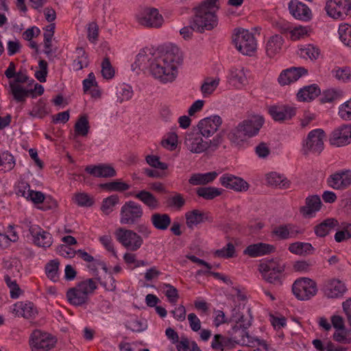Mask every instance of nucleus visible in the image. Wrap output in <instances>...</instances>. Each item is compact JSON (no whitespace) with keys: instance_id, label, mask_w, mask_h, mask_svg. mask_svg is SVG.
I'll list each match as a JSON object with an SVG mask.
<instances>
[{"instance_id":"f257e3e1","label":"nucleus","mask_w":351,"mask_h":351,"mask_svg":"<svg viewBox=\"0 0 351 351\" xmlns=\"http://www.w3.org/2000/svg\"><path fill=\"white\" fill-rule=\"evenodd\" d=\"M179 48L173 45L167 47L160 53L152 48L140 50L132 64L134 71L148 70L152 75L162 84L171 83L178 75V67L182 63Z\"/></svg>"},{"instance_id":"f03ea898","label":"nucleus","mask_w":351,"mask_h":351,"mask_svg":"<svg viewBox=\"0 0 351 351\" xmlns=\"http://www.w3.org/2000/svg\"><path fill=\"white\" fill-rule=\"evenodd\" d=\"M264 123L263 116L259 114H250L231 130L229 134L230 139L239 143L254 137L258 135Z\"/></svg>"},{"instance_id":"7ed1b4c3","label":"nucleus","mask_w":351,"mask_h":351,"mask_svg":"<svg viewBox=\"0 0 351 351\" xmlns=\"http://www.w3.org/2000/svg\"><path fill=\"white\" fill-rule=\"evenodd\" d=\"M97 289V282L93 278H88L69 289L66 292V298L72 305L80 306L88 302L90 295Z\"/></svg>"},{"instance_id":"20e7f679","label":"nucleus","mask_w":351,"mask_h":351,"mask_svg":"<svg viewBox=\"0 0 351 351\" xmlns=\"http://www.w3.org/2000/svg\"><path fill=\"white\" fill-rule=\"evenodd\" d=\"M232 40L237 50L242 55L252 56L257 50V40L248 29H236L232 34Z\"/></svg>"},{"instance_id":"39448f33","label":"nucleus","mask_w":351,"mask_h":351,"mask_svg":"<svg viewBox=\"0 0 351 351\" xmlns=\"http://www.w3.org/2000/svg\"><path fill=\"white\" fill-rule=\"evenodd\" d=\"M232 319L236 322V327L241 328L240 332L241 338L239 341L242 345L252 348L257 347L258 350H269V346L265 340L254 337L247 331V329L252 324L250 319L245 317L243 315H239L238 317L233 315Z\"/></svg>"},{"instance_id":"423d86ee","label":"nucleus","mask_w":351,"mask_h":351,"mask_svg":"<svg viewBox=\"0 0 351 351\" xmlns=\"http://www.w3.org/2000/svg\"><path fill=\"white\" fill-rule=\"evenodd\" d=\"M220 8L219 0H204L193 8V22H217V12Z\"/></svg>"},{"instance_id":"0eeeda50","label":"nucleus","mask_w":351,"mask_h":351,"mask_svg":"<svg viewBox=\"0 0 351 351\" xmlns=\"http://www.w3.org/2000/svg\"><path fill=\"white\" fill-rule=\"evenodd\" d=\"M5 75L8 79V90L12 99L19 102L22 101V71H16V66L11 62L5 71Z\"/></svg>"},{"instance_id":"6e6552de","label":"nucleus","mask_w":351,"mask_h":351,"mask_svg":"<svg viewBox=\"0 0 351 351\" xmlns=\"http://www.w3.org/2000/svg\"><path fill=\"white\" fill-rule=\"evenodd\" d=\"M29 341L33 351H49L55 348L57 339L51 334L35 330L32 332Z\"/></svg>"},{"instance_id":"1a4fd4ad","label":"nucleus","mask_w":351,"mask_h":351,"mask_svg":"<svg viewBox=\"0 0 351 351\" xmlns=\"http://www.w3.org/2000/svg\"><path fill=\"white\" fill-rule=\"evenodd\" d=\"M292 291L297 299L308 300L316 295L317 292V284L311 278H299L293 282Z\"/></svg>"},{"instance_id":"9d476101","label":"nucleus","mask_w":351,"mask_h":351,"mask_svg":"<svg viewBox=\"0 0 351 351\" xmlns=\"http://www.w3.org/2000/svg\"><path fill=\"white\" fill-rule=\"evenodd\" d=\"M117 240L128 250L137 251L142 245V237L132 230L119 228L114 232Z\"/></svg>"},{"instance_id":"9b49d317","label":"nucleus","mask_w":351,"mask_h":351,"mask_svg":"<svg viewBox=\"0 0 351 351\" xmlns=\"http://www.w3.org/2000/svg\"><path fill=\"white\" fill-rule=\"evenodd\" d=\"M143 214L142 206L138 203L129 201L125 202L120 211V223L121 224H136Z\"/></svg>"},{"instance_id":"f8f14e48","label":"nucleus","mask_w":351,"mask_h":351,"mask_svg":"<svg viewBox=\"0 0 351 351\" xmlns=\"http://www.w3.org/2000/svg\"><path fill=\"white\" fill-rule=\"evenodd\" d=\"M260 271L263 278L270 283H280L284 268L278 262L269 261L260 265Z\"/></svg>"},{"instance_id":"ddd939ff","label":"nucleus","mask_w":351,"mask_h":351,"mask_svg":"<svg viewBox=\"0 0 351 351\" xmlns=\"http://www.w3.org/2000/svg\"><path fill=\"white\" fill-rule=\"evenodd\" d=\"M27 237L35 245L47 249L53 243L52 235L38 225H31Z\"/></svg>"},{"instance_id":"4468645a","label":"nucleus","mask_w":351,"mask_h":351,"mask_svg":"<svg viewBox=\"0 0 351 351\" xmlns=\"http://www.w3.org/2000/svg\"><path fill=\"white\" fill-rule=\"evenodd\" d=\"M324 132L322 129L311 130L303 142V150L308 152L319 154L324 149Z\"/></svg>"},{"instance_id":"2eb2a0df","label":"nucleus","mask_w":351,"mask_h":351,"mask_svg":"<svg viewBox=\"0 0 351 351\" xmlns=\"http://www.w3.org/2000/svg\"><path fill=\"white\" fill-rule=\"evenodd\" d=\"M325 10L332 19L344 20V15L347 16L351 10V3L347 2V0H329Z\"/></svg>"},{"instance_id":"dca6fc26","label":"nucleus","mask_w":351,"mask_h":351,"mask_svg":"<svg viewBox=\"0 0 351 351\" xmlns=\"http://www.w3.org/2000/svg\"><path fill=\"white\" fill-rule=\"evenodd\" d=\"M328 184L335 190L343 191L351 185V170L341 169L332 173L327 179Z\"/></svg>"},{"instance_id":"f3484780","label":"nucleus","mask_w":351,"mask_h":351,"mask_svg":"<svg viewBox=\"0 0 351 351\" xmlns=\"http://www.w3.org/2000/svg\"><path fill=\"white\" fill-rule=\"evenodd\" d=\"M222 123L221 118L218 115H213L199 121L197 125L199 133L205 138L212 136Z\"/></svg>"},{"instance_id":"a211bd4d","label":"nucleus","mask_w":351,"mask_h":351,"mask_svg":"<svg viewBox=\"0 0 351 351\" xmlns=\"http://www.w3.org/2000/svg\"><path fill=\"white\" fill-rule=\"evenodd\" d=\"M281 32L291 40L295 41L307 36L310 29L307 26H303L295 23H280Z\"/></svg>"},{"instance_id":"6ab92c4d","label":"nucleus","mask_w":351,"mask_h":351,"mask_svg":"<svg viewBox=\"0 0 351 351\" xmlns=\"http://www.w3.org/2000/svg\"><path fill=\"white\" fill-rule=\"evenodd\" d=\"M268 113L274 121L280 122L294 117L295 108L285 104L271 105L268 107Z\"/></svg>"},{"instance_id":"aec40b11","label":"nucleus","mask_w":351,"mask_h":351,"mask_svg":"<svg viewBox=\"0 0 351 351\" xmlns=\"http://www.w3.org/2000/svg\"><path fill=\"white\" fill-rule=\"evenodd\" d=\"M331 145L341 147L351 143V125H343L335 129L330 134Z\"/></svg>"},{"instance_id":"412c9836","label":"nucleus","mask_w":351,"mask_h":351,"mask_svg":"<svg viewBox=\"0 0 351 351\" xmlns=\"http://www.w3.org/2000/svg\"><path fill=\"white\" fill-rule=\"evenodd\" d=\"M202 136L199 133L189 134L185 140V144L189 150L193 153L200 154L205 152L208 147L210 142L204 140Z\"/></svg>"},{"instance_id":"4be33fe9","label":"nucleus","mask_w":351,"mask_h":351,"mask_svg":"<svg viewBox=\"0 0 351 351\" xmlns=\"http://www.w3.org/2000/svg\"><path fill=\"white\" fill-rule=\"evenodd\" d=\"M346 290L345 284L336 278L327 280L323 287L324 293L328 298H340L346 293Z\"/></svg>"},{"instance_id":"5701e85b","label":"nucleus","mask_w":351,"mask_h":351,"mask_svg":"<svg viewBox=\"0 0 351 351\" xmlns=\"http://www.w3.org/2000/svg\"><path fill=\"white\" fill-rule=\"evenodd\" d=\"M308 71L304 67L292 66L283 70L278 77V82L282 86L296 82L301 77L306 75Z\"/></svg>"},{"instance_id":"b1692460","label":"nucleus","mask_w":351,"mask_h":351,"mask_svg":"<svg viewBox=\"0 0 351 351\" xmlns=\"http://www.w3.org/2000/svg\"><path fill=\"white\" fill-rule=\"evenodd\" d=\"M247 71L243 67H232L227 76L230 86L241 89L247 84Z\"/></svg>"},{"instance_id":"393cba45","label":"nucleus","mask_w":351,"mask_h":351,"mask_svg":"<svg viewBox=\"0 0 351 351\" xmlns=\"http://www.w3.org/2000/svg\"><path fill=\"white\" fill-rule=\"evenodd\" d=\"M289 10L291 15L297 20L308 21L312 19L310 8L298 0H291L289 3Z\"/></svg>"},{"instance_id":"a878e982","label":"nucleus","mask_w":351,"mask_h":351,"mask_svg":"<svg viewBox=\"0 0 351 351\" xmlns=\"http://www.w3.org/2000/svg\"><path fill=\"white\" fill-rule=\"evenodd\" d=\"M219 181L223 186L236 191H245L249 187L243 179L229 173L222 175Z\"/></svg>"},{"instance_id":"bb28decb","label":"nucleus","mask_w":351,"mask_h":351,"mask_svg":"<svg viewBox=\"0 0 351 351\" xmlns=\"http://www.w3.org/2000/svg\"><path fill=\"white\" fill-rule=\"evenodd\" d=\"M275 250L276 247L273 245L260 242L249 245L244 250L243 253L252 258H256L271 254L275 252Z\"/></svg>"},{"instance_id":"cd10ccee","label":"nucleus","mask_w":351,"mask_h":351,"mask_svg":"<svg viewBox=\"0 0 351 351\" xmlns=\"http://www.w3.org/2000/svg\"><path fill=\"white\" fill-rule=\"evenodd\" d=\"M86 173L97 178H112L117 175L115 169L110 165L99 164L88 165L85 168Z\"/></svg>"},{"instance_id":"c85d7f7f","label":"nucleus","mask_w":351,"mask_h":351,"mask_svg":"<svg viewBox=\"0 0 351 351\" xmlns=\"http://www.w3.org/2000/svg\"><path fill=\"white\" fill-rule=\"evenodd\" d=\"M217 23H190L180 30V35L185 40L190 39L194 32L202 33L206 30H211L216 27Z\"/></svg>"},{"instance_id":"c756f323","label":"nucleus","mask_w":351,"mask_h":351,"mask_svg":"<svg viewBox=\"0 0 351 351\" xmlns=\"http://www.w3.org/2000/svg\"><path fill=\"white\" fill-rule=\"evenodd\" d=\"M322 202L318 195H312L306 199L305 206L300 208V213L305 217H312L321 208Z\"/></svg>"},{"instance_id":"7c9ffc66","label":"nucleus","mask_w":351,"mask_h":351,"mask_svg":"<svg viewBox=\"0 0 351 351\" xmlns=\"http://www.w3.org/2000/svg\"><path fill=\"white\" fill-rule=\"evenodd\" d=\"M186 222L188 228H193L194 226L206 221H210L206 213L198 209H193L185 214Z\"/></svg>"},{"instance_id":"2f4dec72","label":"nucleus","mask_w":351,"mask_h":351,"mask_svg":"<svg viewBox=\"0 0 351 351\" xmlns=\"http://www.w3.org/2000/svg\"><path fill=\"white\" fill-rule=\"evenodd\" d=\"M210 346L216 351H225L234 348V341L227 336L217 334L214 335Z\"/></svg>"},{"instance_id":"473e14b6","label":"nucleus","mask_w":351,"mask_h":351,"mask_svg":"<svg viewBox=\"0 0 351 351\" xmlns=\"http://www.w3.org/2000/svg\"><path fill=\"white\" fill-rule=\"evenodd\" d=\"M56 23H49L44 29V53L49 59L53 57L55 51L52 49V39Z\"/></svg>"},{"instance_id":"72a5a7b5","label":"nucleus","mask_w":351,"mask_h":351,"mask_svg":"<svg viewBox=\"0 0 351 351\" xmlns=\"http://www.w3.org/2000/svg\"><path fill=\"white\" fill-rule=\"evenodd\" d=\"M131 195L142 202L150 209H156L159 206V202L157 198L150 192L146 190H141L138 192H132Z\"/></svg>"},{"instance_id":"f704fd0d","label":"nucleus","mask_w":351,"mask_h":351,"mask_svg":"<svg viewBox=\"0 0 351 351\" xmlns=\"http://www.w3.org/2000/svg\"><path fill=\"white\" fill-rule=\"evenodd\" d=\"M284 40L280 35L271 36L266 43L265 49L267 55L273 58L281 51Z\"/></svg>"},{"instance_id":"c9c22d12","label":"nucleus","mask_w":351,"mask_h":351,"mask_svg":"<svg viewBox=\"0 0 351 351\" xmlns=\"http://www.w3.org/2000/svg\"><path fill=\"white\" fill-rule=\"evenodd\" d=\"M167 14L165 15V17L159 13L158 9L154 8H147L138 15V19L139 22H152L164 21L167 19Z\"/></svg>"},{"instance_id":"e433bc0d","label":"nucleus","mask_w":351,"mask_h":351,"mask_svg":"<svg viewBox=\"0 0 351 351\" xmlns=\"http://www.w3.org/2000/svg\"><path fill=\"white\" fill-rule=\"evenodd\" d=\"M294 226L292 224H283L274 227L271 236L277 239L285 240L294 237Z\"/></svg>"},{"instance_id":"4c0bfd02","label":"nucleus","mask_w":351,"mask_h":351,"mask_svg":"<svg viewBox=\"0 0 351 351\" xmlns=\"http://www.w3.org/2000/svg\"><path fill=\"white\" fill-rule=\"evenodd\" d=\"M216 171H210L204 173H193L189 180L192 185H204L212 182L217 177Z\"/></svg>"},{"instance_id":"58836bf2","label":"nucleus","mask_w":351,"mask_h":351,"mask_svg":"<svg viewBox=\"0 0 351 351\" xmlns=\"http://www.w3.org/2000/svg\"><path fill=\"white\" fill-rule=\"evenodd\" d=\"M154 227L159 230H166L171 223L170 216L166 213H154L151 217Z\"/></svg>"},{"instance_id":"ea45409f","label":"nucleus","mask_w":351,"mask_h":351,"mask_svg":"<svg viewBox=\"0 0 351 351\" xmlns=\"http://www.w3.org/2000/svg\"><path fill=\"white\" fill-rule=\"evenodd\" d=\"M133 95V88L128 84H119L116 87L117 101L120 104L131 99Z\"/></svg>"},{"instance_id":"a19ab883","label":"nucleus","mask_w":351,"mask_h":351,"mask_svg":"<svg viewBox=\"0 0 351 351\" xmlns=\"http://www.w3.org/2000/svg\"><path fill=\"white\" fill-rule=\"evenodd\" d=\"M320 90L315 84L304 86L297 94L298 100L300 101H308L317 97Z\"/></svg>"},{"instance_id":"79ce46f5","label":"nucleus","mask_w":351,"mask_h":351,"mask_svg":"<svg viewBox=\"0 0 351 351\" xmlns=\"http://www.w3.org/2000/svg\"><path fill=\"white\" fill-rule=\"evenodd\" d=\"M88 65V56L82 47H77L75 50V58L72 66L74 71H80Z\"/></svg>"},{"instance_id":"37998d69","label":"nucleus","mask_w":351,"mask_h":351,"mask_svg":"<svg viewBox=\"0 0 351 351\" xmlns=\"http://www.w3.org/2000/svg\"><path fill=\"white\" fill-rule=\"evenodd\" d=\"M267 182L271 186L280 189H287L289 186V181L282 175L276 172H271L266 176Z\"/></svg>"},{"instance_id":"c03bdc74","label":"nucleus","mask_w":351,"mask_h":351,"mask_svg":"<svg viewBox=\"0 0 351 351\" xmlns=\"http://www.w3.org/2000/svg\"><path fill=\"white\" fill-rule=\"evenodd\" d=\"M219 77H207L201 86V92L204 97H208L213 93L219 84Z\"/></svg>"},{"instance_id":"a18cd8bd","label":"nucleus","mask_w":351,"mask_h":351,"mask_svg":"<svg viewBox=\"0 0 351 351\" xmlns=\"http://www.w3.org/2000/svg\"><path fill=\"white\" fill-rule=\"evenodd\" d=\"M337 223L333 219L324 220L315 227V234L320 237L326 236L336 226Z\"/></svg>"},{"instance_id":"49530a36","label":"nucleus","mask_w":351,"mask_h":351,"mask_svg":"<svg viewBox=\"0 0 351 351\" xmlns=\"http://www.w3.org/2000/svg\"><path fill=\"white\" fill-rule=\"evenodd\" d=\"M314 348L317 351H345L346 349L342 346L335 345L331 341L323 342L320 339H314L312 342Z\"/></svg>"},{"instance_id":"de8ad7c7","label":"nucleus","mask_w":351,"mask_h":351,"mask_svg":"<svg viewBox=\"0 0 351 351\" xmlns=\"http://www.w3.org/2000/svg\"><path fill=\"white\" fill-rule=\"evenodd\" d=\"M196 193L198 197L206 200H211L219 196L221 194V191L218 188L212 186L199 187L196 190Z\"/></svg>"},{"instance_id":"09e8293b","label":"nucleus","mask_w":351,"mask_h":351,"mask_svg":"<svg viewBox=\"0 0 351 351\" xmlns=\"http://www.w3.org/2000/svg\"><path fill=\"white\" fill-rule=\"evenodd\" d=\"M76 254L79 258L88 263V268L93 272L97 271L99 264V259L95 258L93 256L83 250H78Z\"/></svg>"},{"instance_id":"8fccbe9b","label":"nucleus","mask_w":351,"mask_h":351,"mask_svg":"<svg viewBox=\"0 0 351 351\" xmlns=\"http://www.w3.org/2000/svg\"><path fill=\"white\" fill-rule=\"evenodd\" d=\"M236 256V249L233 243L229 242L224 247L214 252L216 258L228 259Z\"/></svg>"},{"instance_id":"3c124183","label":"nucleus","mask_w":351,"mask_h":351,"mask_svg":"<svg viewBox=\"0 0 351 351\" xmlns=\"http://www.w3.org/2000/svg\"><path fill=\"white\" fill-rule=\"evenodd\" d=\"M299 55L303 58L315 60L319 55V49L313 45H305L300 48Z\"/></svg>"},{"instance_id":"603ef678","label":"nucleus","mask_w":351,"mask_h":351,"mask_svg":"<svg viewBox=\"0 0 351 351\" xmlns=\"http://www.w3.org/2000/svg\"><path fill=\"white\" fill-rule=\"evenodd\" d=\"M339 38L344 45L351 47V24L340 23L338 29Z\"/></svg>"},{"instance_id":"864d4df0","label":"nucleus","mask_w":351,"mask_h":351,"mask_svg":"<svg viewBox=\"0 0 351 351\" xmlns=\"http://www.w3.org/2000/svg\"><path fill=\"white\" fill-rule=\"evenodd\" d=\"M48 74V64L45 60H39L38 64L34 71L35 77L41 83L47 81Z\"/></svg>"},{"instance_id":"5fc2aeb1","label":"nucleus","mask_w":351,"mask_h":351,"mask_svg":"<svg viewBox=\"0 0 351 351\" xmlns=\"http://www.w3.org/2000/svg\"><path fill=\"white\" fill-rule=\"evenodd\" d=\"M89 128V123L85 116L80 117L74 126L75 134L81 136H86L88 133Z\"/></svg>"},{"instance_id":"6e6d98bb","label":"nucleus","mask_w":351,"mask_h":351,"mask_svg":"<svg viewBox=\"0 0 351 351\" xmlns=\"http://www.w3.org/2000/svg\"><path fill=\"white\" fill-rule=\"evenodd\" d=\"M312 249L311 244L303 242H295L289 246V250L291 253L299 255L308 254Z\"/></svg>"},{"instance_id":"4d7b16f0","label":"nucleus","mask_w":351,"mask_h":351,"mask_svg":"<svg viewBox=\"0 0 351 351\" xmlns=\"http://www.w3.org/2000/svg\"><path fill=\"white\" fill-rule=\"evenodd\" d=\"M162 288L163 289L165 295L168 299V301L171 304H176L179 298L178 289L169 283H163L162 285Z\"/></svg>"},{"instance_id":"13d9d810","label":"nucleus","mask_w":351,"mask_h":351,"mask_svg":"<svg viewBox=\"0 0 351 351\" xmlns=\"http://www.w3.org/2000/svg\"><path fill=\"white\" fill-rule=\"evenodd\" d=\"M0 165L4 171H10L15 166L14 156L8 152H4L0 155Z\"/></svg>"},{"instance_id":"bf43d9fd","label":"nucleus","mask_w":351,"mask_h":351,"mask_svg":"<svg viewBox=\"0 0 351 351\" xmlns=\"http://www.w3.org/2000/svg\"><path fill=\"white\" fill-rule=\"evenodd\" d=\"M100 186L101 188L106 189L109 191L121 192L125 191L130 188V186L128 184L122 182L120 180L101 184Z\"/></svg>"},{"instance_id":"052dcab7","label":"nucleus","mask_w":351,"mask_h":351,"mask_svg":"<svg viewBox=\"0 0 351 351\" xmlns=\"http://www.w3.org/2000/svg\"><path fill=\"white\" fill-rule=\"evenodd\" d=\"M23 197L27 201H30L34 204H39L44 202L45 197L43 193L36 191L32 189H28L26 192L23 190Z\"/></svg>"},{"instance_id":"680f3d73","label":"nucleus","mask_w":351,"mask_h":351,"mask_svg":"<svg viewBox=\"0 0 351 351\" xmlns=\"http://www.w3.org/2000/svg\"><path fill=\"white\" fill-rule=\"evenodd\" d=\"M58 266V262L55 260L51 261L45 266V273L53 282H56L59 279Z\"/></svg>"},{"instance_id":"e2e57ef3","label":"nucleus","mask_w":351,"mask_h":351,"mask_svg":"<svg viewBox=\"0 0 351 351\" xmlns=\"http://www.w3.org/2000/svg\"><path fill=\"white\" fill-rule=\"evenodd\" d=\"M178 144V135L175 132L167 133L162 141V145L169 150H174Z\"/></svg>"},{"instance_id":"0e129e2a","label":"nucleus","mask_w":351,"mask_h":351,"mask_svg":"<svg viewBox=\"0 0 351 351\" xmlns=\"http://www.w3.org/2000/svg\"><path fill=\"white\" fill-rule=\"evenodd\" d=\"M5 282L10 289L11 298L17 299L21 293V289L15 280L12 279L8 276H5Z\"/></svg>"},{"instance_id":"69168bd1","label":"nucleus","mask_w":351,"mask_h":351,"mask_svg":"<svg viewBox=\"0 0 351 351\" xmlns=\"http://www.w3.org/2000/svg\"><path fill=\"white\" fill-rule=\"evenodd\" d=\"M118 202L119 197L117 195H110L103 200L101 209L106 215H108L112 211L113 207Z\"/></svg>"},{"instance_id":"338daca9","label":"nucleus","mask_w":351,"mask_h":351,"mask_svg":"<svg viewBox=\"0 0 351 351\" xmlns=\"http://www.w3.org/2000/svg\"><path fill=\"white\" fill-rule=\"evenodd\" d=\"M75 202L82 207H90L94 204L93 199L86 193H77L74 197Z\"/></svg>"},{"instance_id":"774afa93","label":"nucleus","mask_w":351,"mask_h":351,"mask_svg":"<svg viewBox=\"0 0 351 351\" xmlns=\"http://www.w3.org/2000/svg\"><path fill=\"white\" fill-rule=\"evenodd\" d=\"M48 114L47 105L45 102L39 101L32 108L30 114L32 117L42 119Z\"/></svg>"}]
</instances>
